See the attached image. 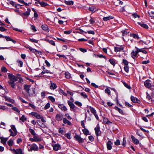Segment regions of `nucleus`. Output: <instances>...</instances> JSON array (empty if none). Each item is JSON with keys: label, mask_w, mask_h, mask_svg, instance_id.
Segmentation results:
<instances>
[{"label": "nucleus", "mask_w": 154, "mask_h": 154, "mask_svg": "<svg viewBox=\"0 0 154 154\" xmlns=\"http://www.w3.org/2000/svg\"><path fill=\"white\" fill-rule=\"evenodd\" d=\"M150 82V80H147L145 81L144 85L146 87L153 91L154 89L152 88V87H153L152 85L151 84Z\"/></svg>", "instance_id": "obj_1"}, {"label": "nucleus", "mask_w": 154, "mask_h": 154, "mask_svg": "<svg viewBox=\"0 0 154 154\" xmlns=\"http://www.w3.org/2000/svg\"><path fill=\"white\" fill-rule=\"evenodd\" d=\"M1 142L4 145L6 144V142L8 139V137H0Z\"/></svg>", "instance_id": "obj_12"}, {"label": "nucleus", "mask_w": 154, "mask_h": 154, "mask_svg": "<svg viewBox=\"0 0 154 154\" xmlns=\"http://www.w3.org/2000/svg\"><path fill=\"white\" fill-rule=\"evenodd\" d=\"M113 143L110 140H108L106 143L107 148L108 149L111 150L112 148V145Z\"/></svg>", "instance_id": "obj_11"}, {"label": "nucleus", "mask_w": 154, "mask_h": 154, "mask_svg": "<svg viewBox=\"0 0 154 154\" xmlns=\"http://www.w3.org/2000/svg\"><path fill=\"white\" fill-rule=\"evenodd\" d=\"M13 150L14 151V154H24L23 152L20 148L13 149Z\"/></svg>", "instance_id": "obj_8"}, {"label": "nucleus", "mask_w": 154, "mask_h": 154, "mask_svg": "<svg viewBox=\"0 0 154 154\" xmlns=\"http://www.w3.org/2000/svg\"><path fill=\"white\" fill-rule=\"evenodd\" d=\"M29 132L33 136H34L36 135L35 133V132L31 128H29Z\"/></svg>", "instance_id": "obj_37"}, {"label": "nucleus", "mask_w": 154, "mask_h": 154, "mask_svg": "<svg viewBox=\"0 0 154 154\" xmlns=\"http://www.w3.org/2000/svg\"><path fill=\"white\" fill-rule=\"evenodd\" d=\"M15 81H8V82L13 88H15V85L16 84L15 83Z\"/></svg>", "instance_id": "obj_18"}, {"label": "nucleus", "mask_w": 154, "mask_h": 154, "mask_svg": "<svg viewBox=\"0 0 154 154\" xmlns=\"http://www.w3.org/2000/svg\"><path fill=\"white\" fill-rule=\"evenodd\" d=\"M56 119L58 121H61L63 119V116L61 114H57L55 117Z\"/></svg>", "instance_id": "obj_10"}, {"label": "nucleus", "mask_w": 154, "mask_h": 154, "mask_svg": "<svg viewBox=\"0 0 154 154\" xmlns=\"http://www.w3.org/2000/svg\"><path fill=\"white\" fill-rule=\"evenodd\" d=\"M8 76L10 80L9 81H17L18 80V77L15 76L11 74H9Z\"/></svg>", "instance_id": "obj_4"}, {"label": "nucleus", "mask_w": 154, "mask_h": 154, "mask_svg": "<svg viewBox=\"0 0 154 154\" xmlns=\"http://www.w3.org/2000/svg\"><path fill=\"white\" fill-rule=\"evenodd\" d=\"M30 85H25L24 86V89L26 92L29 94V95L30 96L32 95L33 94L35 93V91L33 90V93L31 94L29 93V91L30 90Z\"/></svg>", "instance_id": "obj_2"}, {"label": "nucleus", "mask_w": 154, "mask_h": 154, "mask_svg": "<svg viewBox=\"0 0 154 154\" xmlns=\"http://www.w3.org/2000/svg\"><path fill=\"white\" fill-rule=\"evenodd\" d=\"M49 99L51 100L52 102H55V100L54 98L51 96H49L48 97Z\"/></svg>", "instance_id": "obj_48"}, {"label": "nucleus", "mask_w": 154, "mask_h": 154, "mask_svg": "<svg viewBox=\"0 0 154 154\" xmlns=\"http://www.w3.org/2000/svg\"><path fill=\"white\" fill-rule=\"evenodd\" d=\"M65 136L67 137L68 139H71V134H70L67 133L65 134Z\"/></svg>", "instance_id": "obj_53"}, {"label": "nucleus", "mask_w": 154, "mask_h": 154, "mask_svg": "<svg viewBox=\"0 0 154 154\" xmlns=\"http://www.w3.org/2000/svg\"><path fill=\"white\" fill-rule=\"evenodd\" d=\"M52 146L53 147V149L56 151L58 150L61 148V146L59 144L53 145Z\"/></svg>", "instance_id": "obj_9"}, {"label": "nucleus", "mask_w": 154, "mask_h": 154, "mask_svg": "<svg viewBox=\"0 0 154 154\" xmlns=\"http://www.w3.org/2000/svg\"><path fill=\"white\" fill-rule=\"evenodd\" d=\"M105 92L107 94L109 95H110V91L109 88H106L105 90Z\"/></svg>", "instance_id": "obj_42"}, {"label": "nucleus", "mask_w": 154, "mask_h": 154, "mask_svg": "<svg viewBox=\"0 0 154 154\" xmlns=\"http://www.w3.org/2000/svg\"><path fill=\"white\" fill-rule=\"evenodd\" d=\"M126 143L125 138L124 137L123 139V142L122 145L123 146H125Z\"/></svg>", "instance_id": "obj_63"}, {"label": "nucleus", "mask_w": 154, "mask_h": 154, "mask_svg": "<svg viewBox=\"0 0 154 154\" xmlns=\"http://www.w3.org/2000/svg\"><path fill=\"white\" fill-rule=\"evenodd\" d=\"M12 109L14 111H16L18 113H19L20 112V111L16 107H12Z\"/></svg>", "instance_id": "obj_54"}, {"label": "nucleus", "mask_w": 154, "mask_h": 154, "mask_svg": "<svg viewBox=\"0 0 154 154\" xmlns=\"http://www.w3.org/2000/svg\"><path fill=\"white\" fill-rule=\"evenodd\" d=\"M114 49L115 52H117L118 51L123 50L124 49V48L122 46L121 47H114Z\"/></svg>", "instance_id": "obj_19"}, {"label": "nucleus", "mask_w": 154, "mask_h": 154, "mask_svg": "<svg viewBox=\"0 0 154 154\" xmlns=\"http://www.w3.org/2000/svg\"><path fill=\"white\" fill-rule=\"evenodd\" d=\"M20 120H21L22 122H24L26 120V119L24 115H22L21 117L20 118Z\"/></svg>", "instance_id": "obj_45"}, {"label": "nucleus", "mask_w": 154, "mask_h": 154, "mask_svg": "<svg viewBox=\"0 0 154 154\" xmlns=\"http://www.w3.org/2000/svg\"><path fill=\"white\" fill-rule=\"evenodd\" d=\"M138 53L136 51H133L131 53L132 57L134 59L135 57H137Z\"/></svg>", "instance_id": "obj_25"}, {"label": "nucleus", "mask_w": 154, "mask_h": 154, "mask_svg": "<svg viewBox=\"0 0 154 154\" xmlns=\"http://www.w3.org/2000/svg\"><path fill=\"white\" fill-rule=\"evenodd\" d=\"M50 106V104L49 103H48L45 106L44 108L46 109L49 108Z\"/></svg>", "instance_id": "obj_64"}, {"label": "nucleus", "mask_w": 154, "mask_h": 154, "mask_svg": "<svg viewBox=\"0 0 154 154\" xmlns=\"http://www.w3.org/2000/svg\"><path fill=\"white\" fill-rule=\"evenodd\" d=\"M29 50L31 51H32V52L35 53L36 51V50L33 48H32L31 47H28V48Z\"/></svg>", "instance_id": "obj_61"}, {"label": "nucleus", "mask_w": 154, "mask_h": 154, "mask_svg": "<svg viewBox=\"0 0 154 154\" xmlns=\"http://www.w3.org/2000/svg\"><path fill=\"white\" fill-rule=\"evenodd\" d=\"M89 140L91 142L94 141V138L93 136L91 135L88 137Z\"/></svg>", "instance_id": "obj_60"}, {"label": "nucleus", "mask_w": 154, "mask_h": 154, "mask_svg": "<svg viewBox=\"0 0 154 154\" xmlns=\"http://www.w3.org/2000/svg\"><path fill=\"white\" fill-rule=\"evenodd\" d=\"M149 16L151 17H154V11H151L150 12H148Z\"/></svg>", "instance_id": "obj_43"}, {"label": "nucleus", "mask_w": 154, "mask_h": 154, "mask_svg": "<svg viewBox=\"0 0 154 154\" xmlns=\"http://www.w3.org/2000/svg\"><path fill=\"white\" fill-rule=\"evenodd\" d=\"M82 130L85 135H87L89 134V131L87 129L85 128L84 129H82Z\"/></svg>", "instance_id": "obj_32"}, {"label": "nucleus", "mask_w": 154, "mask_h": 154, "mask_svg": "<svg viewBox=\"0 0 154 154\" xmlns=\"http://www.w3.org/2000/svg\"><path fill=\"white\" fill-rule=\"evenodd\" d=\"M47 73H50V71L48 70H44L41 73V74L42 75H43L44 74Z\"/></svg>", "instance_id": "obj_38"}, {"label": "nucleus", "mask_w": 154, "mask_h": 154, "mask_svg": "<svg viewBox=\"0 0 154 154\" xmlns=\"http://www.w3.org/2000/svg\"><path fill=\"white\" fill-rule=\"evenodd\" d=\"M7 143L9 146H11L14 143V141L12 139H10L8 141Z\"/></svg>", "instance_id": "obj_28"}, {"label": "nucleus", "mask_w": 154, "mask_h": 154, "mask_svg": "<svg viewBox=\"0 0 154 154\" xmlns=\"http://www.w3.org/2000/svg\"><path fill=\"white\" fill-rule=\"evenodd\" d=\"M131 100L134 103H139L140 101L137 98L134 97L132 96H131Z\"/></svg>", "instance_id": "obj_17"}, {"label": "nucleus", "mask_w": 154, "mask_h": 154, "mask_svg": "<svg viewBox=\"0 0 154 154\" xmlns=\"http://www.w3.org/2000/svg\"><path fill=\"white\" fill-rule=\"evenodd\" d=\"M11 128L14 132H17L16 129L14 125H11Z\"/></svg>", "instance_id": "obj_57"}, {"label": "nucleus", "mask_w": 154, "mask_h": 154, "mask_svg": "<svg viewBox=\"0 0 154 154\" xmlns=\"http://www.w3.org/2000/svg\"><path fill=\"white\" fill-rule=\"evenodd\" d=\"M89 9L90 11H91L93 12H95L96 11V9L94 8L93 7H89Z\"/></svg>", "instance_id": "obj_44"}, {"label": "nucleus", "mask_w": 154, "mask_h": 154, "mask_svg": "<svg viewBox=\"0 0 154 154\" xmlns=\"http://www.w3.org/2000/svg\"><path fill=\"white\" fill-rule=\"evenodd\" d=\"M5 99H6V100H8L12 103H14V100L10 98H8L7 97H5Z\"/></svg>", "instance_id": "obj_56"}, {"label": "nucleus", "mask_w": 154, "mask_h": 154, "mask_svg": "<svg viewBox=\"0 0 154 154\" xmlns=\"http://www.w3.org/2000/svg\"><path fill=\"white\" fill-rule=\"evenodd\" d=\"M124 69L126 72H128L129 71V67L128 66H125L124 67Z\"/></svg>", "instance_id": "obj_47"}, {"label": "nucleus", "mask_w": 154, "mask_h": 154, "mask_svg": "<svg viewBox=\"0 0 154 154\" xmlns=\"http://www.w3.org/2000/svg\"><path fill=\"white\" fill-rule=\"evenodd\" d=\"M29 41L32 42H35L36 43H37L38 42V41L37 40L33 38H29Z\"/></svg>", "instance_id": "obj_50"}, {"label": "nucleus", "mask_w": 154, "mask_h": 154, "mask_svg": "<svg viewBox=\"0 0 154 154\" xmlns=\"http://www.w3.org/2000/svg\"><path fill=\"white\" fill-rule=\"evenodd\" d=\"M68 103L70 106L71 109H74L75 107V105L73 104L72 102L70 101L69 100L68 101Z\"/></svg>", "instance_id": "obj_23"}, {"label": "nucleus", "mask_w": 154, "mask_h": 154, "mask_svg": "<svg viewBox=\"0 0 154 154\" xmlns=\"http://www.w3.org/2000/svg\"><path fill=\"white\" fill-rule=\"evenodd\" d=\"M64 2L68 5H72L73 4V2L72 1H64Z\"/></svg>", "instance_id": "obj_29"}, {"label": "nucleus", "mask_w": 154, "mask_h": 154, "mask_svg": "<svg viewBox=\"0 0 154 154\" xmlns=\"http://www.w3.org/2000/svg\"><path fill=\"white\" fill-rule=\"evenodd\" d=\"M38 149V148L37 145L35 144H33L31 146L30 148L29 149V151L32 150L37 151Z\"/></svg>", "instance_id": "obj_7"}, {"label": "nucleus", "mask_w": 154, "mask_h": 154, "mask_svg": "<svg viewBox=\"0 0 154 154\" xmlns=\"http://www.w3.org/2000/svg\"><path fill=\"white\" fill-rule=\"evenodd\" d=\"M122 62L125 66H128V62L125 59H123Z\"/></svg>", "instance_id": "obj_46"}, {"label": "nucleus", "mask_w": 154, "mask_h": 154, "mask_svg": "<svg viewBox=\"0 0 154 154\" xmlns=\"http://www.w3.org/2000/svg\"><path fill=\"white\" fill-rule=\"evenodd\" d=\"M65 77L66 79H69L71 77L70 74L68 72H66L65 73Z\"/></svg>", "instance_id": "obj_33"}, {"label": "nucleus", "mask_w": 154, "mask_h": 154, "mask_svg": "<svg viewBox=\"0 0 154 154\" xmlns=\"http://www.w3.org/2000/svg\"><path fill=\"white\" fill-rule=\"evenodd\" d=\"M63 122L65 124H67L68 125H72V123L66 118L63 119Z\"/></svg>", "instance_id": "obj_20"}, {"label": "nucleus", "mask_w": 154, "mask_h": 154, "mask_svg": "<svg viewBox=\"0 0 154 154\" xmlns=\"http://www.w3.org/2000/svg\"><path fill=\"white\" fill-rule=\"evenodd\" d=\"M123 84L124 86L128 89H130L131 88V87L129 85H128L126 82H123Z\"/></svg>", "instance_id": "obj_39"}, {"label": "nucleus", "mask_w": 154, "mask_h": 154, "mask_svg": "<svg viewBox=\"0 0 154 154\" xmlns=\"http://www.w3.org/2000/svg\"><path fill=\"white\" fill-rule=\"evenodd\" d=\"M114 17L112 16H109V17H104L103 18V20L105 21H107L108 20L111 19H113Z\"/></svg>", "instance_id": "obj_27"}, {"label": "nucleus", "mask_w": 154, "mask_h": 154, "mask_svg": "<svg viewBox=\"0 0 154 154\" xmlns=\"http://www.w3.org/2000/svg\"><path fill=\"white\" fill-rule=\"evenodd\" d=\"M115 144L116 145H119L120 144V141L119 140L117 139L114 142Z\"/></svg>", "instance_id": "obj_49"}, {"label": "nucleus", "mask_w": 154, "mask_h": 154, "mask_svg": "<svg viewBox=\"0 0 154 154\" xmlns=\"http://www.w3.org/2000/svg\"><path fill=\"white\" fill-rule=\"evenodd\" d=\"M42 29L45 31L47 30L48 29V26L46 25H43L42 26Z\"/></svg>", "instance_id": "obj_36"}, {"label": "nucleus", "mask_w": 154, "mask_h": 154, "mask_svg": "<svg viewBox=\"0 0 154 154\" xmlns=\"http://www.w3.org/2000/svg\"><path fill=\"white\" fill-rule=\"evenodd\" d=\"M131 138L133 142L134 143V144L136 145L139 144V140L135 138V137L133 135L131 136Z\"/></svg>", "instance_id": "obj_13"}, {"label": "nucleus", "mask_w": 154, "mask_h": 154, "mask_svg": "<svg viewBox=\"0 0 154 154\" xmlns=\"http://www.w3.org/2000/svg\"><path fill=\"white\" fill-rule=\"evenodd\" d=\"M115 109L116 110H117L119 111V112L122 114H123V111L121 109L119 108L117 106H116L114 107Z\"/></svg>", "instance_id": "obj_30"}, {"label": "nucleus", "mask_w": 154, "mask_h": 154, "mask_svg": "<svg viewBox=\"0 0 154 154\" xmlns=\"http://www.w3.org/2000/svg\"><path fill=\"white\" fill-rule=\"evenodd\" d=\"M5 38L7 41H11L14 44L16 43L15 41L12 39L9 36H5Z\"/></svg>", "instance_id": "obj_24"}, {"label": "nucleus", "mask_w": 154, "mask_h": 154, "mask_svg": "<svg viewBox=\"0 0 154 154\" xmlns=\"http://www.w3.org/2000/svg\"><path fill=\"white\" fill-rule=\"evenodd\" d=\"M122 35L123 36H125V35H127L129 33V32H127L125 30H123L122 31Z\"/></svg>", "instance_id": "obj_52"}, {"label": "nucleus", "mask_w": 154, "mask_h": 154, "mask_svg": "<svg viewBox=\"0 0 154 154\" xmlns=\"http://www.w3.org/2000/svg\"><path fill=\"white\" fill-rule=\"evenodd\" d=\"M18 63V65L20 67L23 66V62L20 60H18L17 61Z\"/></svg>", "instance_id": "obj_55"}, {"label": "nucleus", "mask_w": 154, "mask_h": 154, "mask_svg": "<svg viewBox=\"0 0 154 154\" xmlns=\"http://www.w3.org/2000/svg\"><path fill=\"white\" fill-rule=\"evenodd\" d=\"M7 69L5 67H2L1 69V71H2V72H7Z\"/></svg>", "instance_id": "obj_58"}, {"label": "nucleus", "mask_w": 154, "mask_h": 154, "mask_svg": "<svg viewBox=\"0 0 154 154\" xmlns=\"http://www.w3.org/2000/svg\"><path fill=\"white\" fill-rule=\"evenodd\" d=\"M29 140L30 141L32 142H37L41 141V139L38 136H36V135H35L33 136V138H30L29 139Z\"/></svg>", "instance_id": "obj_3"}, {"label": "nucleus", "mask_w": 154, "mask_h": 154, "mask_svg": "<svg viewBox=\"0 0 154 154\" xmlns=\"http://www.w3.org/2000/svg\"><path fill=\"white\" fill-rule=\"evenodd\" d=\"M31 115L36 118L37 119H39L41 118V116L37 112H33L31 113Z\"/></svg>", "instance_id": "obj_14"}, {"label": "nucleus", "mask_w": 154, "mask_h": 154, "mask_svg": "<svg viewBox=\"0 0 154 154\" xmlns=\"http://www.w3.org/2000/svg\"><path fill=\"white\" fill-rule=\"evenodd\" d=\"M57 87L56 84L54 83L51 82L50 86V88L51 90H54Z\"/></svg>", "instance_id": "obj_22"}, {"label": "nucleus", "mask_w": 154, "mask_h": 154, "mask_svg": "<svg viewBox=\"0 0 154 154\" xmlns=\"http://www.w3.org/2000/svg\"><path fill=\"white\" fill-rule=\"evenodd\" d=\"M135 48L137 49L136 51L138 53L139 52H142L143 49H146L147 48H137L136 47H135Z\"/></svg>", "instance_id": "obj_40"}, {"label": "nucleus", "mask_w": 154, "mask_h": 154, "mask_svg": "<svg viewBox=\"0 0 154 154\" xmlns=\"http://www.w3.org/2000/svg\"><path fill=\"white\" fill-rule=\"evenodd\" d=\"M75 103L76 105L79 106H81L82 105V103H80V102H79V101H75Z\"/></svg>", "instance_id": "obj_62"}, {"label": "nucleus", "mask_w": 154, "mask_h": 154, "mask_svg": "<svg viewBox=\"0 0 154 154\" xmlns=\"http://www.w3.org/2000/svg\"><path fill=\"white\" fill-rule=\"evenodd\" d=\"M89 109L91 112L94 115L97 119V120H99V117L97 114L96 111L95 109L91 106L90 107Z\"/></svg>", "instance_id": "obj_5"}, {"label": "nucleus", "mask_w": 154, "mask_h": 154, "mask_svg": "<svg viewBox=\"0 0 154 154\" xmlns=\"http://www.w3.org/2000/svg\"><path fill=\"white\" fill-rule=\"evenodd\" d=\"M39 3L42 7H45L48 5L47 3L43 2H40Z\"/></svg>", "instance_id": "obj_34"}, {"label": "nucleus", "mask_w": 154, "mask_h": 154, "mask_svg": "<svg viewBox=\"0 0 154 154\" xmlns=\"http://www.w3.org/2000/svg\"><path fill=\"white\" fill-rule=\"evenodd\" d=\"M72 32V30H69V31H64V34H69Z\"/></svg>", "instance_id": "obj_59"}, {"label": "nucleus", "mask_w": 154, "mask_h": 154, "mask_svg": "<svg viewBox=\"0 0 154 154\" xmlns=\"http://www.w3.org/2000/svg\"><path fill=\"white\" fill-rule=\"evenodd\" d=\"M80 95L85 98H86L88 97V95L84 92H81Z\"/></svg>", "instance_id": "obj_41"}, {"label": "nucleus", "mask_w": 154, "mask_h": 154, "mask_svg": "<svg viewBox=\"0 0 154 154\" xmlns=\"http://www.w3.org/2000/svg\"><path fill=\"white\" fill-rule=\"evenodd\" d=\"M146 98L149 101L152 102L153 101V100H152V98H151V96H150V94L146 92Z\"/></svg>", "instance_id": "obj_26"}, {"label": "nucleus", "mask_w": 154, "mask_h": 154, "mask_svg": "<svg viewBox=\"0 0 154 154\" xmlns=\"http://www.w3.org/2000/svg\"><path fill=\"white\" fill-rule=\"evenodd\" d=\"M130 36L131 37H132L134 38L135 39H137L139 38V37L136 34L131 33L130 34Z\"/></svg>", "instance_id": "obj_31"}, {"label": "nucleus", "mask_w": 154, "mask_h": 154, "mask_svg": "<svg viewBox=\"0 0 154 154\" xmlns=\"http://www.w3.org/2000/svg\"><path fill=\"white\" fill-rule=\"evenodd\" d=\"M138 24L140 25L142 27L145 28L146 29H147L148 28V26L146 24H144L143 22H137Z\"/></svg>", "instance_id": "obj_21"}, {"label": "nucleus", "mask_w": 154, "mask_h": 154, "mask_svg": "<svg viewBox=\"0 0 154 154\" xmlns=\"http://www.w3.org/2000/svg\"><path fill=\"white\" fill-rule=\"evenodd\" d=\"M58 106L63 111H65L67 110L66 107L63 104H59Z\"/></svg>", "instance_id": "obj_16"}, {"label": "nucleus", "mask_w": 154, "mask_h": 154, "mask_svg": "<svg viewBox=\"0 0 154 154\" xmlns=\"http://www.w3.org/2000/svg\"><path fill=\"white\" fill-rule=\"evenodd\" d=\"M109 61L111 64L113 65L115 64V62L112 59H110L109 60Z\"/></svg>", "instance_id": "obj_51"}, {"label": "nucleus", "mask_w": 154, "mask_h": 154, "mask_svg": "<svg viewBox=\"0 0 154 154\" xmlns=\"http://www.w3.org/2000/svg\"><path fill=\"white\" fill-rule=\"evenodd\" d=\"M18 1L19 2H20L21 3H22L26 6H28V5H29V4H31L30 3H27L25 2L23 0H18Z\"/></svg>", "instance_id": "obj_35"}, {"label": "nucleus", "mask_w": 154, "mask_h": 154, "mask_svg": "<svg viewBox=\"0 0 154 154\" xmlns=\"http://www.w3.org/2000/svg\"><path fill=\"white\" fill-rule=\"evenodd\" d=\"M74 137L80 143H82L83 142V139L78 135H75L74 136Z\"/></svg>", "instance_id": "obj_15"}, {"label": "nucleus", "mask_w": 154, "mask_h": 154, "mask_svg": "<svg viewBox=\"0 0 154 154\" xmlns=\"http://www.w3.org/2000/svg\"><path fill=\"white\" fill-rule=\"evenodd\" d=\"M94 130L95 132V134L97 136L101 135V131L100 130V128L99 124L97 125L96 127L95 128Z\"/></svg>", "instance_id": "obj_6"}]
</instances>
